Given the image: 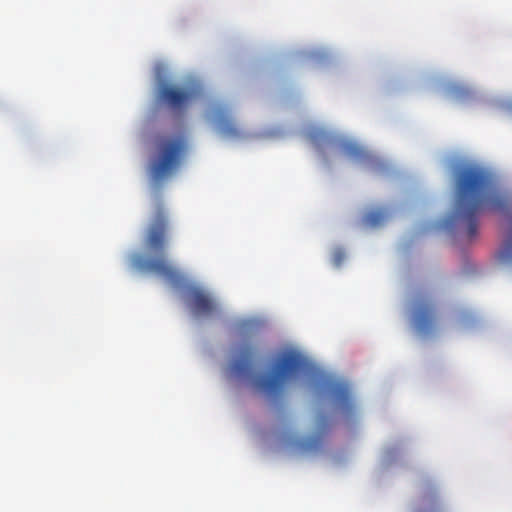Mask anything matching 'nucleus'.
<instances>
[{
  "label": "nucleus",
  "instance_id": "obj_1",
  "mask_svg": "<svg viewBox=\"0 0 512 512\" xmlns=\"http://www.w3.org/2000/svg\"><path fill=\"white\" fill-rule=\"evenodd\" d=\"M509 214L511 199L497 189L493 176L478 166L460 168L453 187L452 214L448 227L463 229L466 237H476L479 216L484 210Z\"/></svg>",
  "mask_w": 512,
  "mask_h": 512
},
{
  "label": "nucleus",
  "instance_id": "obj_2",
  "mask_svg": "<svg viewBox=\"0 0 512 512\" xmlns=\"http://www.w3.org/2000/svg\"><path fill=\"white\" fill-rule=\"evenodd\" d=\"M168 230L169 216L164 206L159 203L149 221L144 236V247L153 256L134 255L132 264L136 269L154 272L169 280H174L178 277L177 270L169 263L166 257Z\"/></svg>",
  "mask_w": 512,
  "mask_h": 512
},
{
  "label": "nucleus",
  "instance_id": "obj_3",
  "mask_svg": "<svg viewBox=\"0 0 512 512\" xmlns=\"http://www.w3.org/2000/svg\"><path fill=\"white\" fill-rule=\"evenodd\" d=\"M308 369L306 357L289 349L278 355L271 371L254 378L253 386L268 397H277L298 374Z\"/></svg>",
  "mask_w": 512,
  "mask_h": 512
},
{
  "label": "nucleus",
  "instance_id": "obj_4",
  "mask_svg": "<svg viewBox=\"0 0 512 512\" xmlns=\"http://www.w3.org/2000/svg\"><path fill=\"white\" fill-rule=\"evenodd\" d=\"M185 146V139L181 136L164 137L158 141L156 153L148 168L152 186L158 188L176 172L181 163Z\"/></svg>",
  "mask_w": 512,
  "mask_h": 512
},
{
  "label": "nucleus",
  "instance_id": "obj_5",
  "mask_svg": "<svg viewBox=\"0 0 512 512\" xmlns=\"http://www.w3.org/2000/svg\"><path fill=\"white\" fill-rule=\"evenodd\" d=\"M202 94L203 86L201 83L189 81L182 87L163 85L158 91V98L173 111L183 112Z\"/></svg>",
  "mask_w": 512,
  "mask_h": 512
},
{
  "label": "nucleus",
  "instance_id": "obj_6",
  "mask_svg": "<svg viewBox=\"0 0 512 512\" xmlns=\"http://www.w3.org/2000/svg\"><path fill=\"white\" fill-rule=\"evenodd\" d=\"M412 321L422 336L434 334L438 328V318L434 303L425 295H418L412 306Z\"/></svg>",
  "mask_w": 512,
  "mask_h": 512
},
{
  "label": "nucleus",
  "instance_id": "obj_7",
  "mask_svg": "<svg viewBox=\"0 0 512 512\" xmlns=\"http://www.w3.org/2000/svg\"><path fill=\"white\" fill-rule=\"evenodd\" d=\"M187 301L196 316L210 317L218 310L215 299L200 288H191L187 292Z\"/></svg>",
  "mask_w": 512,
  "mask_h": 512
},
{
  "label": "nucleus",
  "instance_id": "obj_8",
  "mask_svg": "<svg viewBox=\"0 0 512 512\" xmlns=\"http://www.w3.org/2000/svg\"><path fill=\"white\" fill-rule=\"evenodd\" d=\"M210 114L219 132L225 137H238L240 130L235 123L229 107L224 103H214L210 107Z\"/></svg>",
  "mask_w": 512,
  "mask_h": 512
},
{
  "label": "nucleus",
  "instance_id": "obj_9",
  "mask_svg": "<svg viewBox=\"0 0 512 512\" xmlns=\"http://www.w3.org/2000/svg\"><path fill=\"white\" fill-rule=\"evenodd\" d=\"M254 349L250 345L241 346L230 364L232 374L237 378H246L252 370Z\"/></svg>",
  "mask_w": 512,
  "mask_h": 512
},
{
  "label": "nucleus",
  "instance_id": "obj_10",
  "mask_svg": "<svg viewBox=\"0 0 512 512\" xmlns=\"http://www.w3.org/2000/svg\"><path fill=\"white\" fill-rule=\"evenodd\" d=\"M335 406L347 417L354 414L355 405L348 385L337 383L331 387Z\"/></svg>",
  "mask_w": 512,
  "mask_h": 512
},
{
  "label": "nucleus",
  "instance_id": "obj_11",
  "mask_svg": "<svg viewBox=\"0 0 512 512\" xmlns=\"http://www.w3.org/2000/svg\"><path fill=\"white\" fill-rule=\"evenodd\" d=\"M498 258L502 263L512 262V216L508 218V232L507 237L498 252Z\"/></svg>",
  "mask_w": 512,
  "mask_h": 512
},
{
  "label": "nucleus",
  "instance_id": "obj_12",
  "mask_svg": "<svg viewBox=\"0 0 512 512\" xmlns=\"http://www.w3.org/2000/svg\"><path fill=\"white\" fill-rule=\"evenodd\" d=\"M386 217L387 215L384 211L373 210L365 214L363 217V223L368 227H376L381 225L385 221Z\"/></svg>",
  "mask_w": 512,
  "mask_h": 512
},
{
  "label": "nucleus",
  "instance_id": "obj_13",
  "mask_svg": "<svg viewBox=\"0 0 512 512\" xmlns=\"http://www.w3.org/2000/svg\"><path fill=\"white\" fill-rule=\"evenodd\" d=\"M319 439L317 438H309L305 439L300 443L301 449L305 451L313 450L319 446Z\"/></svg>",
  "mask_w": 512,
  "mask_h": 512
},
{
  "label": "nucleus",
  "instance_id": "obj_14",
  "mask_svg": "<svg viewBox=\"0 0 512 512\" xmlns=\"http://www.w3.org/2000/svg\"><path fill=\"white\" fill-rule=\"evenodd\" d=\"M345 256L346 255L343 250H341V249L335 250L332 255V262H333L334 266L339 267L342 264V262L344 261Z\"/></svg>",
  "mask_w": 512,
  "mask_h": 512
},
{
  "label": "nucleus",
  "instance_id": "obj_15",
  "mask_svg": "<svg viewBox=\"0 0 512 512\" xmlns=\"http://www.w3.org/2000/svg\"><path fill=\"white\" fill-rule=\"evenodd\" d=\"M328 426V420L326 417L322 416L318 419L317 421V428L319 430V432H325L326 431V428Z\"/></svg>",
  "mask_w": 512,
  "mask_h": 512
}]
</instances>
